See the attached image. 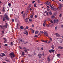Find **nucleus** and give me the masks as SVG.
I'll return each instance as SVG.
<instances>
[{"label": "nucleus", "mask_w": 63, "mask_h": 63, "mask_svg": "<svg viewBox=\"0 0 63 63\" xmlns=\"http://www.w3.org/2000/svg\"><path fill=\"white\" fill-rule=\"evenodd\" d=\"M9 56L10 57L11 59H13V58H15V54L13 52H12L10 54Z\"/></svg>", "instance_id": "f257e3e1"}, {"label": "nucleus", "mask_w": 63, "mask_h": 63, "mask_svg": "<svg viewBox=\"0 0 63 63\" xmlns=\"http://www.w3.org/2000/svg\"><path fill=\"white\" fill-rule=\"evenodd\" d=\"M5 18H6V19L7 20H10V18L6 14H5L4 15Z\"/></svg>", "instance_id": "f03ea898"}, {"label": "nucleus", "mask_w": 63, "mask_h": 63, "mask_svg": "<svg viewBox=\"0 0 63 63\" xmlns=\"http://www.w3.org/2000/svg\"><path fill=\"white\" fill-rule=\"evenodd\" d=\"M58 21H59V20H58V19H54V22L55 23H56H56H57Z\"/></svg>", "instance_id": "7ed1b4c3"}, {"label": "nucleus", "mask_w": 63, "mask_h": 63, "mask_svg": "<svg viewBox=\"0 0 63 63\" xmlns=\"http://www.w3.org/2000/svg\"><path fill=\"white\" fill-rule=\"evenodd\" d=\"M3 40H4V43H6L7 42V39L6 38H3Z\"/></svg>", "instance_id": "20e7f679"}, {"label": "nucleus", "mask_w": 63, "mask_h": 63, "mask_svg": "<svg viewBox=\"0 0 63 63\" xmlns=\"http://www.w3.org/2000/svg\"><path fill=\"white\" fill-rule=\"evenodd\" d=\"M38 56L39 57V58H41L42 56V54H38Z\"/></svg>", "instance_id": "39448f33"}, {"label": "nucleus", "mask_w": 63, "mask_h": 63, "mask_svg": "<svg viewBox=\"0 0 63 63\" xmlns=\"http://www.w3.org/2000/svg\"><path fill=\"white\" fill-rule=\"evenodd\" d=\"M44 33L45 34V35L46 36H47V37H48V34H47V32H44Z\"/></svg>", "instance_id": "423d86ee"}, {"label": "nucleus", "mask_w": 63, "mask_h": 63, "mask_svg": "<svg viewBox=\"0 0 63 63\" xmlns=\"http://www.w3.org/2000/svg\"><path fill=\"white\" fill-rule=\"evenodd\" d=\"M55 35L57 37H60V35L58 33H56L55 34Z\"/></svg>", "instance_id": "0eeeda50"}, {"label": "nucleus", "mask_w": 63, "mask_h": 63, "mask_svg": "<svg viewBox=\"0 0 63 63\" xmlns=\"http://www.w3.org/2000/svg\"><path fill=\"white\" fill-rule=\"evenodd\" d=\"M8 26V23H6L5 26H4V27H5V28H7V26Z\"/></svg>", "instance_id": "6e6552de"}, {"label": "nucleus", "mask_w": 63, "mask_h": 63, "mask_svg": "<svg viewBox=\"0 0 63 63\" xmlns=\"http://www.w3.org/2000/svg\"><path fill=\"white\" fill-rule=\"evenodd\" d=\"M58 48L59 49L60 48L61 49H63V47H62L61 46H59L58 47Z\"/></svg>", "instance_id": "1a4fd4ad"}, {"label": "nucleus", "mask_w": 63, "mask_h": 63, "mask_svg": "<svg viewBox=\"0 0 63 63\" xmlns=\"http://www.w3.org/2000/svg\"><path fill=\"white\" fill-rule=\"evenodd\" d=\"M3 9H2V11L3 12H4L5 11V9H6L5 8V7H3Z\"/></svg>", "instance_id": "9d476101"}, {"label": "nucleus", "mask_w": 63, "mask_h": 63, "mask_svg": "<svg viewBox=\"0 0 63 63\" xmlns=\"http://www.w3.org/2000/svg\"><path fill=\"white\" fill-rule=\"evenodd\" d=\"M25 21L26 22H28V19L27 18H26L25 19Z\"/></svg>", "instance_id": "9b49d317"}, {"label": "nucleus", "mask_w": 63, "mask_h": 63, "mask_svg": "<svg viewBox=\"0 0 63 63\" xmlns=\"http://www.w3.org/2000/svg\"><path fill=\"white\" fill-rule=\"evenodd\" d=\"M38 33H39V31H35V34H38Z\"/></svg>", "instance_id": "f8f14e48"}, {"label": "nucleus", "mask_w": 63, "mask_h": 63, "mask_svg": "<svg viewBox=\"0 0 63 63\" xmlns=\"http://www.w3.org/2000/svg\"><path fill=\"white\" fill-rule=\"evenodd\" d=\"M22 54L23 56H24L25 55V52H22Z\"/></svg>", "instance_id": "ddd939ff"}, {"label": "nucleus", "mask_w": 63, "mask_h": 63, "mask_svg": "<svg viewBox=\"0 0 63 63\" xmlns=\"http://www.w3.org/2000/svg\"><path fill=\"white\" fill-rule=\"evenodd\" d=\"M47 61H50V58H49V57H48V58H47Z\"/></svg>", "instance_id": "4468645a"}, {"label": "nucleus", "mask_w": 63, "mask_h": 63, "mask_svg": "<svg viewBox=\"0 0 63 63\" xmlns=\"http://www.w3.org/2000/svg\"><path fill=\"white\" fill-rule=\"evenodd\" d=\"M27 50H29V49H27L26 50H24V51H25V52H27Z\"/></svg>", "instance_id": "2eb2a0df"}, {"label": "nucleus", "mask_w": 63, "mask_h": 63, "mask_svg": "<svg viewBox=\"0 0 63 63\" xmlns=\"http://www.w3.org/2000/svg\"><path fill=\"white\" fill-rule=\"evenodd\" d=\"M0 27H1V28L2 29H4V26H0Z\"/></svg>", "instance_id": "dca6fc26"}, {"label": "nucleus", "mask_w": 63, "mask_h": 63, "mask_svg": "<svg viewBox=\"0 0 63 63\" xmlns=\"http://www.w3.org/2000/svg\"><path fill=\"white\" fill-rule=\"evenodd\" d=\"M20 28L21 29H22V30H23V29L24 28L22 26H21L20 27Z\"/></svg>", "instance_id": "f3484780"}, {"label": "nucleus", "mask_w": 63, "mask_h": 63, "mask_svg": "<svg viewBox=\"0 0 63 63\" xmlns=\"http://www.w3.org/2000/svg\"><path fill=\"white\" fill-rule=\"evenodd\" d=\"M60 55H61V54H57V56L58 57H60Z\"/></svg>", "instance_id": "a211bd4d"}, {"label": "nucleus", "mask_w": 63, "mask_h": 63, "mask_svg": "<svg viewBox=\"0 0 63 63\" xmlns=\"http://www.w3.org/2000/svg\"><path fill=\"white\" fill-rule=\"evenodd\" d=\"M46 4L47 5H49L50 4V2L47 1V2H46Z\"/></svg>", "instance_id": "6ab92c4d"}, {"label": "nucleus", "mask_w": 63, "mask_h": 63, "mask_svg": "<svg viewBox=\"0 0 63 63\" xmlns=\"http://www.w3.org/2000/svg\"><path fill=\"white\" fill-rule=\"evenodd\" d=\"M55 50H53V49H51V52H52L53 53H54V52Z\"/></svg>", "instance_id": "aec40b11"}, {"label": "nucleus", "mask_w": 63, "mask_h": 63, "mask_svg": "<svg viewBox=\"0 0 63 63\" xmlns=\"http://www.w3.org/2000/svg\"><path fill=\"white\" fill-rule=\"evenodd\" d=\"M2 56H6V54L4 53H2Z\"/></svg>", "instance_id": "412c9836"}, {"label": "nucleus", "mask_w": 63, "mask_h": 63, "mask_svg": "<svg viewBox=\"0 0 63 63\" xmlns=\"http://www.w3.org/2000/svg\"><path fill=\"white\" fill-rule=\"evenodd\" d=\"M26 13H29V11L28 10V9L27 10Z\"/></svg>", "instance_id": "4be33fe9"}, {"label": "nucleus", "mask_w": 63, "mask_h": 63, "mask_svg": "<svg viewBox=\"0 0 63 63\" xmlns=\"http://www.w3.org/2000/svg\"><path fill=\"white\" fill-rule=\"evenodd\" d=\"M23 16L24 18H25V14H23Z\"/></svg>", "instance_id": "5701e85b"}, {"label": "nucleus", "mask_w": 63, "mask_h": 63, "mask_svg": "<svg viewBox=\"0 0 63 63\" xmlns=\"http://www.w3.org/2000/svg\"><path fill=\"white\" fill-rule=\"evenodd\" d=\"M49 15H52V13H51V12H49Z\"/></svg>", "instance_id": "b1692460"}, {"label": "nucleus", "mask_w": 63, "mask_h": 63, "mask_svg": "<svg viewBox=\"0 0 63 63\" xmlns=\"http://www.w3.org/2000/svg\"><path fill=\"white\" fill-rule=\"evenodd\" d=\"M23 48L25 50H26V48L24 47H23Z\"/></svg>", "instance_id": "393cba45"}, {"label": "nucleus", "mask_w": 63, "mask_h": 63, "mask_svg": "<svg viewBox=\"0 0 63 63\" xmlns=\"http://www.w3.org/2000/svg\"><path fill=\"white\" fill-rule=\"evenodd\" d=\"M13 42H11L10 45H11V46H13Z\"/></svg>", "instance_id": "a878e982"}, {"label": "nucleus", "mask_w": 63, "mask_h": 63, "mask_svg": "<svg viewBox=\"0 0 63 63\" xmlns=\"http://www.w3.org/2000/svg\"><path fill=\"white\" fill-rule=\"evenodd\" d=\"M48 52H50V53H51V52H51V49L50 50H49L48 51Z\"/></svg>", "instance_id": "bb28decb"}, {"label": "nucleus", "mask_w": 63, "mask_h": 63, "mask_svg": "<svg viewBox=\"0 0 63 63\" xmlns=\"http://www.w3.org/2000/svg\"><path fill=\"white\" fill-rule=\"evenodd\" d=\"M59 5L60 7H62V4H61L60 3Z\"/></svg>", "instance_id": "cd10ccee"}, {"label": "nucleus", "mask_w": 63, "mask_h": 63, "mask_svg": "<svg viewBox=\"0 0 63 63\" xmlns=\"http://www.w3.org/2000/svg\"><path fill=\"white\" fill-rule=\"evenodd\" d=\"M42 55H43V56H45V53L44 52L42 53Z\"/></svg>", "instance_id": "c85d7f7f"}, {"label": "nucleus", "mask_w": 63, "mask_h": 63, "mask_svg": "<svg viewBox=\"0 0 63 63\" xmlns=\"http://www.w3.org/2000/svg\"><path fill=\"white\" fill-rule=\"evenodd\" d=\"M54 47V45H52L51 46V47H52L53 49H54V47Z\"/></svg>", "instance_id": "c756f323"}, {"label": "nucleus", "mask_w": 63, "mask_h": 63, "mask_svg": "<svg viewBox=\"0 0 63 63\" xmlns=\"http://www.w3.org/2000/svg\"><path fill=\"white\" fill-rule=\"evenodd\" d=\"M36 3H35L34 4V7H36Z\"/></svg>", "instance_id": "7c9ffc66"}, {"label": "nucleus", "mask_w": 63, "mask_h": 63, "mask_svg": "<svg viewBox=\"0 0 63 63\" xmlns=\"http://www.w3.org/2000/svg\"><path fill=\"white\" fill-rule=\"evenodd\" d=\"M8 5L9 6H11V3H8Z\"/></svg>", "instance_id": "2f4dec72"}, {"label": "nucleus", "mask_w": 63, "mask_h": 63, "mask_svg": "<svg viewBox=\"0 0 63 63\" xmlns=\"http://www.w3.org/2000/svg\"><path fill=\"white\" fill-rule=\"evenodd\" d=\"M49 39H50V40L51 41H52V38L51 37H49Z\"/></svg>", "instance_id": "473e14b6"}, {"label": "nucleus", "mask_w": 63, "mask_h": 63, "mask_svg": "<svg viewBox=\"0 0 63 63\" xmlns=\"http://www.w3.org/2000/svg\"><path fill=\"white\" fill-rule=\"evenodd\" d=\"M51 17L52 18H54V17H55L54 16H52Z\"/></svg>", "instance_id": "72a5a7b5"}, {"label": "nucleus", "mask_w": 63, "mask_h": 63, "mask_svg": "<svg viewBox=\"0 0 63 63\" xmlns=\"http://www.w3.org/2000/svg\"><path fill=\"white\" fill-rule=\"evenodd\" d=\"M46 23H44L43 24L44 26H45L46 25Z\"/></svg>", "instance_id": "f704fd0d"}, {"label": "nucleus", "mask_w": 63, "mask_h": 63, "mask_svg": "<svg viewBox=\"0 0 63 63\" xmlns=\"http://www.w3.org/2000/svg\"><path fill=\"white\" fill-rule=\"evenodd\" d=\"M31 18H32L33 17V15H32L31 16Z\"/></svg>", "instance_id": "c9c22d12"}, {"label": "nucleus", "mask_w": 63, "mask_h": 63, "mask_svg": "<svg viewBox=\"0 0 63 63\" xmlns=\"http://www.w3.org/2000/svg\"><path fill=\"white\" fill-rule=\"evenodd\" d=\"M34 32H35V31L34 30H32V33H34Z\"/></svg>", "instance_id": "e433bc0d"}, {"label": "nucleus", "mask_w": 63, "mask_h": 63, "mask_svg": "<svg viewBox=\"0 0 63 63\" xmlns=\"http://www.w3.org/2000/svg\"><path fill=\"white\" fill-rule=\"evenodd\" d=\"M28 7L29 8H31V4H30L29 5Z\"/></svg>", "instance_id": "4c0bfd02"}, {"label": "nucleus", "mask_w": 63, "mask_h": 63, "mask_svg": "<svg viewBox=\"0 0 63 63\" xmlns=\"http://www.w3.org/2000/svg\"><path fill=\"white\" fill-rule=\"evenodd\" d=\"M50 18H48L47 19V21H48L49 20H50Z\"/></svg>", "instance_id": "58836bf2"}, {"label": "nucleus", "mask_w": 63, "mask_h": 63, "mask_svg": "<svg viewBox=\"0 0 63 63\" xmlns=\"http://www.w3.org/2000/svg\"><path fill=\"white\" fill-rule=\"evenodd\" d=\"M43 33V32L42 31H41L40 32V34H42V33Z\"/></svg>", "instance_id": "ea45409f"}, {"label": "nucleus", "mask_w": 63, "mask_h": 63, "mask_svg": "<svg viewBox=\"0 0 63 63\" xmlns=\"http://www.w3.org/2000/svg\"><path fill=\"white\" fill-rule=\"evenodd\" d=\"M62 16V14H61L59 15V16H60V17H61Z\"/></svg>", "instance_id": "a19ab883"}, {"label": "nucleus", "mask_w": 63, "mask_h": 63, "mask_svg": "<svg viewBox=\"0 0 63 63\" xmlns=\"http://www.w3.org/2000/svg\"><path fill=\"white\" fill-rule=\"evenodd\" d=\"M37 16H37V15H35L34 16V17H35V18H37Z\"/></svg>", "instance_id": "79ce46f5"}, {"label": "nucleus", "mask_w": 63, "mask_h": 63, "mask_svg": "<svg viewBox=\"0 0 63 63\" xmlns=\"http://www.w3.org/2000/svg\"><path fill=\"white\" fill-rule=\"evenodd\" d=\"M15 21H17V20H18L17 18H15Z\"/></svg>", "instance_id": "37998d69"}, {"label": "nucleus", "mask_w": 63, "mask_h": 63, "mask_svg": "<svg viewBox=\"0 0 63 63\" xmlns=\"http://www.w3.org/2000/svg\"><path fill=\"white\" fill-rule=\"evenodd\" d=\"M3 46H8V44H5L4 45H3Z\"/></svg>", "instance_id": "c03bdc74"}, {"label": "nucleus", "mask_w": 63, "mask_h": 63, "mask_svg": "<svg viewBox=\"0 0 63 63\" xmlns=\"http://www.w3.org/2000/svg\"><path fill=\"white\" fill-rule=\"evenodd\" d=\"M26 28L27 29H28V28H29V27L27 26H26Z\"/></svg>", "instance_id": "a18cd8bd"}, {"label": "nucleus", "mask_w": 63, "mask_h": 63, "mask_svg": "<svg viewBox=\"0 0 63 63\" xmlns=\"http://www.w3.org/2000/svg\"><path fill=\"white\" fill-rule=\"evenodd\" d=\"M50 22L52 23H53V21L52 20L50 21Z\"/></svg>", "instance_id": "49530a36"}, {"label": "nucleus", "mask_w": 63, "mask_h": 63, "mask_svg": "<svg viewBox=\"0 0 63 63\" xmlns=\"http://www.w3.org/2000/svg\"><path fill=\"white\" fill-rule=\"evenodd\" d=\"M54 8L53 7H52L51 8V9L52 10H53Z\"/></svg>", "instance_id": "de8ad7c7"}, {"label": "nucleus", "mask_w": 63, "mask_h": 63, "mask_svg": "<svg viewBox=\"0 0 63 63\" xmlns=\"http://www.w3.org/2000/svg\"><path fill=\"white\" fill-rule=\"evenodd\" d=\"M29 20L30 21H31L32 20V19H30Z\"/></svg>", "instance_id": "09e8293b"}, {"label": "nucleus", "mask_w": 63, "mask_h": 63, "mask_svg": "<svg viewBox=\"0 0 63 63\" xmlns=\"http://www.w3.org/2000/svg\"><path fill=\"white\" fill-rule=\"evenodd\" d=\"M5 17H3V21H4L5 20Z\"/></svg>", "instance_id": "8fccbe9b"}, {"label": "nucleus", "mask_w": 63, "mask_h": 63, "mask_svg": "<svg viewBox=\"0 0 63 63\" xmlns=\"http://www.w3.org/2000/svg\"><path fill=\"white\" fill-rule=\"evenodd\" d=\"M49 6H50V7H52V6H51V4H49Z\"/></svg>", "instance_id": "3c124183"}, {"label": "nucleus", "mask_w": 63, "mask_h": 63, "mask_svg": "<svg viewBox=\"0 0 63 63\" xmlns=\"http://www.w3.org/2000/svg\"><path fill=\"white\" fill-rule=\"evenodd\" d=\"M38 37V36L37 35H35L34 36V37Z\"/></svg>", "instance_id": "603ef678"}, {"label": "nucleus", "mask_w": 63, "mask_h": 63, "mask_svg": "<svg viewBox=\"0 0 63 63\" xmlns=\"http://www.w3.org/2000/svg\"><path fill=\"white\" fill-rule=\"evenodd\" d=\"M0 56L1 57H3V55H2L0 54Z\"/></svg>", "instance_id": "864d4df0"}, {"label": "nucleus", "mask_w": 63, "mask_h": 63, "mask_svg": "<svg viewBox=\"0 0 63 63\" xmlns=\"http://www.w3.org/2000/svg\"><path fill=\"white\" fill-rule=\"evenodd\" d=\"M2 34H3L4 33V31H2Z\"/></svg>", "instance_id": "5fc2aeb1"}, {"label": "nucleus", "mask_w": 63, "mask_h": 63, "mask_svg": "<svg viewBox=\"0 0 63 63\" xmlns=\"http://www.w3.org/2000/svg\"><path fill=\"white\" fill-rule=\"evenodd\" d=\"M19 48H20V49H22V47L19 46Z\"/></svg>", "instance_id": "6e6d98bb"}, {"label": "nucleus", "mask_w": 63, "mask_h": 63, "mask_svg": "<svg viewBox=\"0 0 63 63\" xmlns=\"http://www.w3.org/2000/svg\"><path fill=\"white\" fill-rule=\"evenodd\" d=\"M37 2H38V3H40V2L39 1V0H37Z\"/></svg>", "instance_id": "4d7b16f0"}, {"label": "nucleus", "mask_w": 63, "mask_h": 63, "mask_svg": "<svg viewBox=\"0 0 63 63\" xmlns=\"http://www.w3.org/2000/svg\"><path fill=\"white\" fill-rule=\"evenodd\" d=\"M29 56L30 57H31L32 56V55H29Z\"/></svg>", "instance_id": "13d9d810"}, {"label": "nucleus", "mask_w": 63, "mask_h": 63, "mask_svg": "<svg viewBox=\"0 0 63 63\" xmlns=\"http://www.w3.org/2000/svg\"><path fill=\"white\" fill-rule=\"evenodd\" d=\"M14 21H15V20H14V19H13L12 20V22H14Z\"/></svg>", "instance_id": "bf43d9fd"}, {"label": "nucleus", "mask_w": 63, "mask_h": 63, "mask_svg": "<svg viewBox=\"0 0 63 63\" xmlns=\"http://www.w3.org/2000/svg\"><path fill=\"white\" fill-rule=\"evenodd\" d=\"M41 49H42V50H44V48H43V47H42L41 48Z\"/></svg>", "instance_id": "052dcab7"}, {"label": "nucleus", "mask_w": 63, "mask_h": 63, "mask_svg": "<svg viewBox=\"0 0 63 63\" xmlns=\"http://www.w3.org/2000/svg\"><path fill=\"white\" fill-rule=\"evenodd\" d=\"M25 32H26V33L27 34H28V32H27V31H26Z\"/></svg>", "instance_id": "680f3d73"}, {"label": "nucleus", "mask_w": 63, "mask_h": 63, "mask_svg": "<svg viewBox=\"0 0 63 63\" xmlns=\"http://www.w3.org/2000/svg\"><path fill=\"white\" fill-rule=\"evenodd\" d=\"M23 12H24V11H22V12H21L22 14H23Z\"/></svg>", "instance_id": "e2e57ef3"}, {"label": "nucleus", "mask_w": 63, "mask_h": 63, "mask_svg": "<svg viewBox=\"0 0 63 63\" xmlns=\"http://www.w3.org/2000/svg\"><path fill=\"white\" fill-rule=\"evenodd\" d=\"M59 10H60V9H61V8L60 7H59Z\"/></svg>", "instance_id": "0e129e2a"}, {"label": "nucleus", "mask_w": 63, "mask_h": 63, "mask_svg": "<svg viewBox=\"0 0 63 63\" xmlns=\"http://www.w3.org/2000/svg\"><path fill=\"white\" fill-rule=\"evenodd\" d=\"M46 22V20H45L44 21V23H46L45 22Z\"/></svg>", "instance_id": "69168bd1"}, {"label": "nucleus", "mask_w": 63, "mask_h": 63, "mask_svg": "<svg viewBox=\"0 0 63 63\" xmlns=\"http://www.w3.org/2000/svg\"><path fill=\"white\" fill-rule=\"evenodd\" d=\"M57 28V27H55V29H56Z\"/></svg>", "instance_id": "338daca9"}, {"label": "nucleus", "mask_w": 63, "mask_h": 63, "mask_svg": "<svg viewBox=\"0 0 63 63\" xmlns=\"http://www.w3.org/2000/svg\"><path fill=\"white\" fill-rule=\"evenodd\" d=\"M47 11H49V9L48 8H47Z\"/></svg>", "instance_id": "774afa93"}]
</instances>
